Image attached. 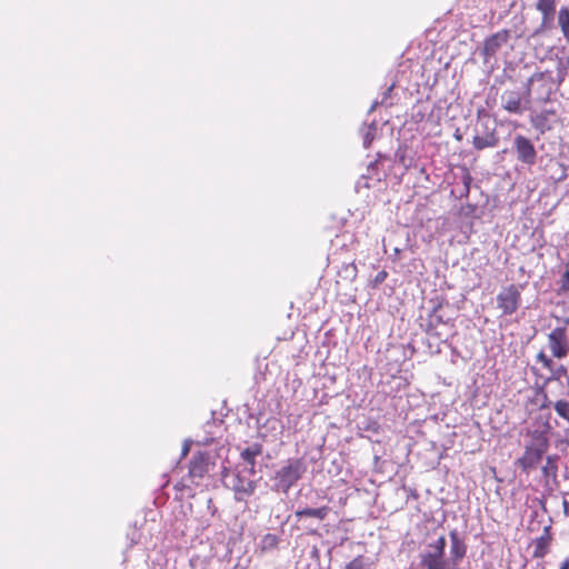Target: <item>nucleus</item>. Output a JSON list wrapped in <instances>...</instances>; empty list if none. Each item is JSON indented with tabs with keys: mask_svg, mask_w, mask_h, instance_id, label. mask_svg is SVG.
<instances>
[{
	"mask_svg": "<svg viewBox=\"0 0 569 569\" xmlns=\"http://www.w3.org/2000/svg\"><path fill=\"white\" fill-rule=\"evenodd\" d=\"M450 537V561L459 565L467 553V545L457 530H451Z\"/></svg>",
	"mask_w": 569,
	"mask_h": 569,
	"instance_id": "9d476101",
	"label": "nucleus"
},
{
	"mask_svg": "<svg viewBox=\"0 0 569 569\" xmlns=\"http://www.w3.org/2000/svg\"><path fill=\"white\" fill-rule=\"evenodd\" d=\"M549 546L550 537L548 536V528H545V535L533 541L532 557L537 559L543 558L548 552Z\"/></svg>",
	"mask_w": 569,
	"mask_h": 569,
	"instance_id": "2eb2a0df",
	"label": "nucleus"
},
{
	"mask_svg": "<svg viewBox=\"0 0 569 569\" xmlns=\"http://www.w3.org/2000/svg\"><path fill=\"white\" fill-rule=\"evenodd\" d=\"M279 539L276 535L267 533L261 539L262 550H270L277 547Z\"/></svg>",
	"mask_w": 569,
	"mask_h": 569,
	"instance_id": "5701e85b",
	"label": "nucleus"
},
{
	"mask_svg": "<svg viewBox=\"0 0 569 569\" xmlns=\"http://www.w3.org/2000/svg\"><path fill=\"white\" fill-rule=\"evenodd\" d=\"M561 289L569 291V271H566L561 278Z\"/></svg>",
	"mask_w": 569,
	"mask_h": 569,
	"instance_id": "b1692460",
	"label": "nucleus"
},
{
	"mask_svg": "<svg viewBox=\"0 0 569 569\" xmlns=\"http://www.w3.org/2000/svg\"><path fill=\"white\" fill-rule=\"evenodd\" d=\"M553 403L547 395H545V398H543V402L541 405V408L545 409V408H550V407H553Z\"/></svg>",
	"mask_w": 569,
	"mask_h": 569,
	"instance_id": "bb28decb",
	"label": "nucleus"
},
{
	"mask_svg": "<svg viewBox=\"0 0 569 569\" xmlns=\"http://www.w3.org/2000/svg\"><path fill=\"white\" fill-rule=\"evenodd\" d=\"M537 10H539L542 13V21L541 26L533 31L531 37H536L539 34L543 29H547L550 27L555 11H556V1L555 0H537L536 3Z\"/></svg>",
	"mask_w": 569,
	"mask_h": 569,
	"instance_id": "1a4fd4ad",
	"label": "nucleus"
},
{
	"mask_svg": "<svg viewBox=\"0 0 569 569\" xmlns=\"http://www.w3.org/2000/svg\"><path fill=\"white\" fill-rule=\"evenodd\" d=\"M515 148L517 151L518 160L525 164L532 166L536 162L537 152L532 142L523 137L517 136L515 138Z\"/></svg>",
	"mask_w": 569,
	"mask_h": 569,
	"instance_id": "0eeeda50",
	"label": "nucleus"
},
{
	"mask_svg": "<svg viewBox=\"0 0 569 569\" xmlns=\"http://www.w3.org/2000/svg\"><path fill=\"white\" fill-rule=\"evenodd\" d=\"M567 505H568V502L565 500V501H563V506H565V511H566V512H568V511H567Z\"/></svg>",
	"mask_w": 569,
	"mask_h": 569,
	"instance_id": "72a5a7b5",
	"label": "nucleus"
},
{
	"mask_svg": "<svg viewBox=\"0 0 569 569\" xmlns=\"http://www.w3.org/2000/svg\"><path fill=\"white\" fill-rule=\"evenodd\" d=\"M330 508L328 506H323L320 508H298L295 511V516L298 520H301L303 518H316L318 520H323L329 515Z\"/></svg>",
	"mask_w": 569,
	"mask_h": 569,
	"instance_id": "ddd939ff",
	"label": "nucleus"
},
{
	"mask_svg": "<svg viewBox=\"0 0 569 569\" xmlns=\"http://www.w3.org/2000/svg\"><path fill=\"white\" fill-rule=\"evenodd\" d=\"M208 470L207 459L201 455H196L192 457L189 467V473L191 477L201 478Z\"/></svg>",
	"mask_w": 569,
	"mask_h": 569,
	"instance_id": "4468645a",
	"label": "nucleus"
},
{
	"mask_svg": "<svg viewBox=\"0 0 569 569\" xmlns=\"http://www.w3.org/2000/svg\"><path fill=\"white\" fill-rule=\"evenodd\" d=\"M532 83L533 82H529V80L527 81V84H526V96H528V97L530 96V91H531L530 87H531Z\"/></svg>",
	"mask_w": 569,
	"mask_h": 569,
	"instance_id": "c85d7f7f",
	"label": "nucleus"
},
{
	"mask_svg": "<svg viewBox=\"0 0 569 569\" xmlns=\"http://www.w3.org/2000/svg\"><path fill=\"white\" fill-rule=\"evenodd\" d=\"M558 23L561 28L563 37L569 41V9L562 7L558 12Z\"/></svg>",
	"mask_w": 569,
	"mask_h": 569,
	"instance_id": "6ab92c4d",
	"label": "nucleus"
},
{
	"mask_svg": "<svg viewBox=\"0 0 569 569\" xmlns=\"http://www.w3.org/2000/svg\"><path fill=\"white\" fill-rule=\"evenodd\" d=\"M262 453V446L259 443H253L246 448L241 452V458L251 466V469L254 466V459Z\"/></svg>",
	"mask_w": 569,
	"mask_h": 569,
	"instance_id": "a211bd4d",
	"label": "nucleus"
},
{
	"mask_svg": "<svg viewBox=\"0 0 569 569\" xmlns=\"http://www.w3.org/2000/svg\"><path fill=\"white\" fill-rule=\"evenodd\" d=\"M537 362L541 363L542 368L548 370L549 376L546 378V383L559 382L562 386L561 379L567 377L568 369L563 365H557L551 357H548L545 351H540L536 356Z\"/></svg>",
	"mask_w": 569,
	"mask_h": 569,
	"instance_id": "39448f33",
	"label": "nucleus"
},
{
	"mask_svg": "<svg viewBox=\"0 0 569 569\" xmlns=\"http://www.w3.org/2000/svg\"><path fill=\"white\" fill-rule=\"evenodd\" d=\"M546 448L545 443L527 446L523 455L518 459L519 466L525 471L536 468L542 460Z\"/></svg>",
	"mask_w": 569,
	"mask_h": 569,
	"instance_id": "423d86ee",
	"label": "nucleus"
},
{
	"mask_svg": "<svg viewBox=\"0 0 569 569\" xmlns=\"http://www.w3.org/2000/svg\"><path fill=\"white\" fill-rule=\"evenodd\" d=\"M447 541L440 536L426 545L420 552V565L423 569H449V561L445 557Z\"/></svg>",
	"mask_w": 569,
	"mask_h": 569,
	"instance_id": "f03ea898",
	"label": "nucleus"
},
{
	"mask_svg": "<svg viewBox=\"0 0 569 569\" xmlns=\"http://www.w3.org/2000/svg\"><path fill=\"white\" fill-rule=\"evenodd\" d=\"M545 77V73L543 72H535L530 78H529V82H536V81H540L542 80Z\"/></svg>",
	"mask_w": 569,
	"mask_h": 569,
	"instance_id": "a878e982",
	"label": "nucleus"
},
{
	"mask_svg": "<svg viewBox=\"0 0 569 569\" xmlns=\"http://www.w3.org/2000/svg\"><path fill=\"white\" fill-rule=\"evenodd\" d=\"M510 34L508 30H501L492 34L485 41L483 54L487 58L493 57L497 53V51L508 42Z\"/></svg>",
	"mask_w": 569,
	"mask_h": 569,
	"instance_id": "9b49d317",
	"label": "nucleus"
},
{
	"mask_svg": "<svg viewBox=\"0 0 569 569\" xmlns=\"http://www.w3.org/2000/svg\"><path fill=\"white\" fill-rule=\"evenodd\" d=\"M189 452V443L186 441L182 447V455L186 456Z\"/></svg>",
	"mask_w": 569,
	"mask_h": 569,
	"instance_id": "cd10ccee",
	"label": "nucleus"
},
{
	"mask_svg": "<svg viewBox=\"0 0 569 569\" xmlns=\"http://www.w3.org/2000/svg\"><path fill=\"white\" fill-rule=\"evenodd\" d=\"M502 107L510 113L521 114L526 107L522 104V97L518 91H506L501 96Z\"/></svg>",
	"mask_w": 569,
	"mask_h": 569,
	"instance_id": "f8f14e48",
	"label": "nucleus"
},
{
	"mask_svg": "<svg viewBox=\"0 0 569 569\" xmlns=\"http://www.w3.org/2000/svg\"><path fill=\"white\" fill-rule=\"evenodd\" d=\"M386 278H387V272L385 270H381L376 274L373 282H375V284H380L386 280Z\"/></svg>",
	"mask_w": 569,
	"mask_h": 569,
	"instance_id": "393cba45",
	"label": "nucleus"
},
{
	"mask_svg": "<svg viewBox=\"0 0 569 569\" xmlns=\"http://www.w3.org/2000/svg\"><path fill=\"white\" fill-rule=\"evenodd\" d=\"M307 471V465L302 459H288L272 478V490L287 493Z\"/></svg>",
	"mask_w": 569,
	"mask_h": 569,
	"instance_id": "f257e3e1",
	"label": "nucleus"
},
{
	"mask_svg": "<svg viewBox=\"0 0 569 569\" xmlns=\"http://www.w3.org/2000/svg\"><path fill=\"white\" fill-rule=\"evenodd\" d=\"M371 562L363 556H358L351 560L345 569H370Z\"/></svg>",
	"mask_w": 569,
	"mask_h": 569,
	"instance_id": "412c9836",
	"label": "nucleus"
},
{
	"mask_svg": "<svg viewBox=\"0 0 569 569\" xmlns=\"http://www.w3.org/2000/svg\"><path fill=\"white\" fill-rule=\"evenodd\" d=\"M560 569H569V559L565 560L560 567Z\"/></svg>",
	"mask_w": 569,
	"mask_h": 569,
	"instance_id": "7c9ffc66",
	"label": "nucleus"
},
{
	"mask_svg": "<svg viewBox=\"0 0 569 569\" xmlns=\"http://www.w3.org/2000/svg\"><path fill=\"white\" fill-rule=\"evenodd\" d=\"M553 409L560 418L569 422V397L557 400L553 403Z\"/></svg>",
	"mask_w": 569,
	"mask_h": 569,
	"instance_id": "aec40b11",
	"label": "nucleus"
},
{
	"mask_svg": "<svg viewBox=\"0 0 569 569\" xmlns=\"http://www.w3.org/2000/svg\"><path fill=\"white\" fill-rule=\"evenodd\" d=\"M520 302V292L516 286L511 284L503 288L497 296L498 308L502 310V315L509 316L517 311Z\"/></svg>",
	"mask_w": 569,
	"mask_h": 569,
	"instance_id": "20e7f679",
	"label": "nucleus"
},
{
	"mask_svg": "<svg viewBox=\"0 0 569 569\" xmlns=\"http://www.w3.org/2000/svg\"><path fill=\"white\" fill-rule=\"evenodd\" d=\"M380 103H383V100H382V101H380V102H379V101H375V102L372 103V106H371V108H370V110H369V111L371 112L372 110H375V109L377 108V106H378V104H380Z\"/></svg>",
	"mask_w": 569,
	"mask_h": 569,
	"instance_id": "2f4dec72",
	"label": "nucleus"
},
{
	"mask_svg": "<svg viewBox=\"0 0 569 569\" xmlns=\"http://www.w3.org/2000/svg\"><path fill=\"white\" fill-rule=\"evenodd\" d=\"M542 473L545 477H556L557 475V465L556 459L551 456L547 457L546 465L542 467Z\"/></svg>",
	"mask_w": 569,
	"mask_h": 569,
	"instance_id": "4be33fe9",
	"label": "nucleus"
},
{
	"mask_svg": "<svg viewBox=\"0 0 569 569\" xmlns=\"http://www.w3.org/2000/svg\"><path fill=\"white\" fill-rule=\"evenodd\" d=\"M450 569H460L458 565H453Z\"/></svg>",
	"mask_w": 569,
	"mask_h": 569,
	"instance_id": "f704fd0d",
	"label": "nucleus"
},
{
	"mask_svg": "<svg viewBox=\"0 0 569 569\" xmlns=\"http://www.w3.org/2000/svg\"><path fill=\"white\" fill-rule=\"evenodd\" d=\"M483 127V132H478L472 140V144L477 150L496 147L498 138L496 137V129L489 127V119L480 121Z\"/></svg>",
	"mask_w": 569,
	"mask_h": 569,
	"instance_id": "6e6552de",
	"label": "nucleus"
},
{
	"mask_svg": "<svg viewBox=\"0 0 569 569\" xmlns=\"http://www.w3.org/2000/svg\"><path fill=\"white\" fill-rule=\"evenodd\" d=\"M237 500H243L244 497L253 493L256 483L252 480L238 479L237 483L233 485Z\"/></svg>",
	"mask_w": 569,
	"mask_h": 569,
	"instance_id": "dca6fc26",
	"label": "nucleus"
},
{
	"mask_svg": "<svg viewBox=\"0 0 569 569\" xmlns=\"http://www.w3.org/2000/svg\"><path fill=\"white\" fill-rule=\"evenodd\" d=\"M567 347H569V339L566 329L558 327L551 330L548 335V348L551 356L556 359L566 358Z\"/></svg>",
	"mask_w": 569,
	"mask_h": 569,
	"instance_id": "7ed1b4c3",
	"label": "nucleus"
},
{
	"mask_svg": "<svg viewBox=\"0 0 569 569\" xmlns=\"http://www.w3.org/2000/svg\"><path fill=\"white\" fill-rule=\"evenodd\" d=\"M390 91H391V87H390V88H388V90L383 93V96H385L383 100L388 97V94H389V92H390Z\"/></svg>",
	"mask_w": 569,
	"mask_h": 569,
	"instance_id": "473e14b6",
	"label": "nucleus"
},
{
	"mask_svg": "<svg viewBox=\"0 0 569 569\" xmlns=\"http://www.w3.org/2000/svg\"><path fill=\"white\" fill-rule=\"evenodd\" d=\"M360 134L362 137V144H363V147L365 148H369L371 142L376 138V134H377V123H376V121H372L369 124H365L360 129Z\"/></svg>",
	"mask_w": 569,
	"mask_h": 569,
	"instance_id": "f3484780",
	"label": "nucleus"
},
{
	"mask_svg": "<svg viewBox=\"0 0 569 569\" xmlns=\"http://www.w3.org/2000/svg\"><path fill=\"white\" fill-rule=\"evenodd\" d=\"M565 378L567 379V391L563 392V396L569 397V375H567Z\"/></svg>",
	"mask_w": 569,
	"mask_h": 569,
	"instance_id": "c756f323",
	"label": "nucleus"
}]
</instances>
